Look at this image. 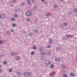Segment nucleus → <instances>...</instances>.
Instances as JSON below:
<instances>
[{
  "mask_svg": "<svg viewBox=\"0 0 77 77\" xmlns=\"http://www.w3.org/2000/svg\"><path fill=\"white\" fill-rule=\"evenodd\" d=\"M16 2V0H12L13 3H14V2Z\"/></svg>",
  "mask_w": 77,
  "mask_h": 77,
  "instance_id": "nucleus-44",
  "label": "nucleus"
},
{
  "mask_svg": "<svg viewBox=\"0 0 77 77\" xmlns=\"http://www.w3.org/2000/svg\"><path fill=\"white\" fill-rule=\"evenodd\" d=\"M15 59L17 60H20V57L19 56H17L15 57Z\"/></svg>",
  "mask_w": 77,
  "mask_h": 77,
  "instance_id": "nucleus-12",
  "label": "nucleus"
},
{
  "mask_svg": "<svg viewBox=\"0 0 77 77\" xmlns=\"http://www.w3.org/2000/svg\"><path fill=\"white\" fill-rule=\"evenodd\" d=\"M4 42L3 41L0 40V45H2L3 44Z\"/></svg>",
  "mask_w": 77,
  "mask_h": 77,
  "instance_id": "nucleus-25",
  "label": "nucleus"
},
{
  "mask_svg": "<svg viewBox=\"0 0 77 77\" xmlns=\"http://www.w3.org/2000/svg\"><path fill=\"white\" fill-rule=\"evenodd\" d=\"M17 11L18 10L17 9H16L14 10V12H17Z\"/></svg>",
  "mask_w": 77,
  "mask_h": 77,
  "instance_id": "nucleus-45",
  "label": "nucleus"
},
{
  "mask_svg": "<svg viewBox=\"0 0 77 77\" xmlns=\"http://www.w3.org/2000/svg\"><path fill=\"white\" fill-rule=\"evenodd\" d=\"M27 2L29 6H32V3L31 2L30 0H27Z\"/></svg>",
  "mask_w": 77,
  "mask_h": 77,
  "instance_id": "nucleus-7",
  "label": "nucleus"
},
{
  "mask_svg": "<svg viewBox=\"0 0 77 77\" xmlns=\"http://www.w3.org/2000/svg\"><path fill=\"white\" fill-rule=\"evenodd\" d=\"M47 3V2H45V3Z\"/></svg>",
  "mask_w": 77,
  "mask_h": 77,
  "instance_id": "nucleus-59",
  "label": "nucleus"
},
{
  "mask_svg": "<svg viewBox=\"0 0 77 77\" xmlns=\"http://www.w3.org/2000/svg\"><path fill=\"white\" fill-rule=\"evenodd\" d=\"M66 38L67 39H69V38H72V35H66Z\"/></svg>",
  "mask_w": 77,
  "mask_h": 77,
  "instance_id": "nucleus-6",
  "label": "nucleus"
},
{
  "mask_svg": "<svg viewBox=\"0 0 77 77\" xmlns=\"http://www.w3.org/2000/svg\"><path fill=\"white\" fill-rule=\"evenodd\" d=\"M54 60L56 62H60L61 60L60 58H58L55 59Z\"/></svg>",
  "mask_w": 77,
  "mask_h": 77,
  "instance_id": "nucleus-5",
  "label": "nucleus"
},
{
  "mask_svg": "<svg viewBox=\"0 0 77 77\" xmlns=\"http://www.w3.org/2000/svg\"><path fill=\"white\" fill-rule=\"evenodd\" d=\"M3 63L4 65H6V64H7V63L6 62V61H4L3 62Z\"/></svg>",
  "mask_w": 77,
  "mask_h": 77,
  "instance_id": "nucleus-37",
  "label": "nucleus"
},
{
  "mask_svg": "<svg viewBox=\"0 0 77 77\" xmlns=\"http://www.w3.org/2000/svg\"><path fill=\"white\" fill-rule=\"evenodd\" d=\"M2 72V70L0 69V72Z\"/></svg>",
  "mask_w": 77,
  "mask_h": 77,
  "instance_id": "nucleus-52",
  "label": "nucleus"
},
{
  "mask_svg": "<svg viewBox=\"0 0 77 77\" xmlns=\"http://www.w3.org/2000/svg\"><path fill=\"white\" fill-rule=\"evenodd\" d=\"M6 35H10L11 34V32L8 31H7L6 32Z\"/></svg>",
  "mask_w": 77,
  "mask_h": 77,
  "instance_id": "nucleus-18",
  "label": "nucleus"
},
{
  "mask_svg": "<svg viewBox=\"0 0 77 77\" xmlns=\"http://www.w3.org/2000/svg\"><path fill=\"white\" fill-rule=\"evenodd\" d=\"M11 6H14V5H11Z\"/></svg>",
  "mask_w": 77,
  "mask_h": 77,
  "instance_id": "nucleus-54",
  "label": "nucleus"
},
{
  "mask_svg": "<svg viewBox=\"0 0 77 77\" xmlns=\"http://www.w3.org/2000/svg\"><path fill=\"white\" fill-rule=\"evenodd\" d=\"M50 53H51V52H49L47 53L48 56H50Z\"/></svg>",
  "mask_w": 77,
  "mask_h": 77,
  "instance_id": "nucleus-36",
  "label": "nucleus"
},
{
  "mask_svg": "<svg viewBox=\"0 0 77 77\" xmlns=\"http://www.w3.org/2000/svg\"><path fill=\"white\" fill-rule=\"evenodd\" d=\"M0 77H1V76H0Z\"/></svg>",
  "mask_w": 77,
  "mask_h": 77,
  "instance_id": "nucleus-60",
  "label": "nucleus"
},
{
  "mask_svg": "<svg viewBox=\"0 0 77 77\" xmlns=\"http://www.w3.org/2000/svg\"><path fill=\"white\" fill-rule=\"evenodd\" d=\"M5 17V14H1L0 15V18L1 19H3Z\"/></svg>",
  "mask_w": 77,
  "mask_h": 77,
  "instance_id": "nucleus-4",
  "label": "nucleus"
},
{
  "mask_svg": "<svg viewBox=\"0 0 77 77\" xmlns=\"http://www.w3.org/2000/svg\"><path fill=\"white\" fill-rule=\"evenodd\" d=\"M29 37L32 36L33 35V32H30L29 33Z\"/></svg>",
  "mask_w": 77,
  "mask_h": 77,
  "instance_id": "nucleus-10",
  "label": "nucleus"
},
{
  "mask_svg": "<svg viewBox=\"0 0 77 77\" xmlns=\"http://www.w3.org/2000/svg\"><path fill=\"white\" fill-rule=\"evenodd\" d=\"M63 77H67V75L66 74H64L63 75Z\"/></svg>",
  "mask_w": 77,
  "mask_h": 77,
  "instance_id": "nucleus-32",
  "label": "nucleus"
},
{
  "mask_svg": "<svg viewBox=\"0 0 77 77\" xmlns=\"http://www.w3.org/2000/svg\"><path fill=\"white\" fill-rule=\"evenodd\" d=\"M38 51H43V50L42 49H39L38 50Z\"/></svg>",
  "mask_w": 77,
  "mask_h": 77,
  "instance_id": "nucleus-40",
  "label": "nucleus"
},
{
  "mask_svg": "<svg viewBox=\"0 0 77 77\" xmlns=\"http://www.w3.org/2000/svg\"><path fill=\"white\" fill-rule=\"evenodd\" d=\"M2 66L1 65H0V69H2Z\"/></svg>",
  "mask_w": 77,
  "mask_h": 77,
  "instance_id": "nucleus-51",
  "label": "nucleus"
},
{
  "mask_svg": "<svg viewBox=\"0 0 77 77\" xmlns=\"http://www.w3.org/2000/svg\"><path fill=\"white\" fill-rule=\"evenodd\" d=\"M64 0H60V1H61V2H63Z\"/></svg>",
  "mask_w": 77,
  "mask_h": 77,
  "instance_id": "nucleus-56",
  "label": "nucleus"
},
{
  "mask_svg": "<svg viewBox=\"0 0 77 77\" xmlns=\"http://www.w3.org/2000/svg\"><path fill=\"white\" fill-rule=\"evenodd\" d=\"M16 74H19V75H20V72L17 71L16 72Z\"/></svg>",
  "mask_w": 77,
  "mask_h": 77,
  "instance_id": "nucleus-39",
  "label": "nucleus"
},
{
  "mask_svg": "<svg viewBox=\"0 0 77 77\" xmlns=\"http://www.w3.org/2000/svg\"><path fill=\"white\" fill-rule=\"evenodd\" d=\"M41 48L42 49H43V48Z\"/></svg>",
  "mask_w": 77,
  "mask_h": 77,
  "instance_id": "nucleus-58",
  "label": "nucleus"
},
{
  "mask_svg": "<svg viewBox=\"0 0 77 77\" xmlns=\"http://www.w3.org/2000/svg\"><path fill=\"white\" fill-rule=\"evenodd\" d=\"M35 21H37L38 20V19H35Z\"/></svg>",
  "mask_w": 77,
  "mask_h": 77,
  "instance_id": "nucleus-50",
  "label": "nucleus"
},
{
  "mask_svg": "<svg viewBox=\"0 0 77 77\" xmlns=\"http://www.w3.org/2000/svg\"><path fill=\"white\" fill-rule=\"evenodd\" d=\"M47 48H51V46L50 45H48L47 47Z\"/></svg>",
  "mask_w": 77,
  "mask_h": 77,
  "instance_id": "nucleus-24",
  "label": "nucleus"
},
{
  "mask_svg": "<svg viewBox=\"0 0 77 77\" xmlns=\"http://www.w3.org/2000/svg\"><path fill=\"white\" fill-rule=\"evenodd\" d=\"M26 21L27 22H30V20H31V19L30 18H27L26 19Z\"/></svg>",
  "mask_w": 77,
  "mask_h": 77,
  "instance_id": "nucleus-11",
  "label": "nucleus"
},
{
  "mask_svg": "<svg viewBox=\"0 0 77 77\" xmlns=\"http://www.w3.org/2000/svg\"><path fill=\"white\" fill-rule=\"evenodd\" d=\"M60 47H57L56 48V50L58 51V50H60Z\"/></svg>",
  "mask_w": 77,
  "mask_h": 77,
  "instance_id": "nucleus-14",
  "label": "nucleus"
},
{
  "mask_svg": "<svg viewBox=\"0 0 77 77\" xmlns=\"http://www.w3.org/2000/svg\"><path fill=\"white\" fill-rule=\"evenodd\" d=\"M32 2H35V0H31Z\"/></svg>",
  "mask_w": 77,
  "mask_h": 77,
  "instance_id": "nucleus-46",
  "label": "nucleus"
},
{
  "mask_svg": "<svg viewBox=\"0 0 77 77\" xmlns=\"http://www.w3.org/2000/svg\"><path fill=\"white\" fill-rule=\"evenodd\" d=\"M24 33H26V31H23Z\"/></svg>",
  "mask_w": 77,
  "mask_h": 77,
  "instance_id": "nucleus-48",
  "label": "nucleus"
},
{
  "mask_svg": "<svg viewBox=\"0 0 77 77\" xmlns=\"http://www.w3.org/2000/svg\"><path fill=\"white\" fill-rule=\"evenodd\" d=\"M51 14L50 13H48L46 15V17H50V16H51Z\"/></svg>",
  "mask_w": 77,
  "mask_h": 77,
  "instance_id": "nucleus-16",
  "label": "nucleus"
},
{
  "mask_svg": "<svg viewBox=\"0 0 77 77\" xmlns=\"http://www.w3.org/2000/svg\"><path fill=\"white\" fill-rule=\"evenodd\" d=\"M34 51H32L31 53V55H33V54H34Z\"/></svg>",
  "mask_w": 77,
  "mask_h": 77,
  "instance_id": "nucleus-38",
  "label": "nucleus"
},
{
  "mask_svg": "<svg viewBox=\"0 0 77 77\" xmlns=\"http://www.w3.org/2000/svg\"><path fill=\"white\" fill-rule=\"evenodd\" d=\"M54 67V64H52L50 66V68H53Z\"/></svg>",
  "mask_w": 77,
  "mask_h": 77,
  "instance_id": "nucleus-26",
  "label": "nucleus"
},
{
  "mask_svg": "<svg viewBox=\"0 0 77 77\" xmlns=\"http://www.w3.org/2000/svg\"><path fill=\"white\" fill-rule=\"evenodd\" d=\"M14 18H16L18 17V15L17 14H15L14 15Z\"/></svg>",
  "mask_w": 77,
  "mask_h": 77,
  "instance_id": "nucleus-19",
  "label": "nucleus"
},
{
  "mask_svg": "<svg viewBox=\"0 0 77 77\" xmlns=\"http://www.w3.org/2000/svg\"><path fill=\"white\" fill-rule=\"evenodd\" d=\"M21 5H22V6H24V5H25V4H24V3H21Z\"/></svg>",
  "mask_w": 77,
  "mask_h": 77,
  "instance_id": "nucleus-42",
  "label": "nucleus"
},
{
  "mask_svg": "<svg viewBox=\"0 0 77 77\" xmlns=\"http://www.w3.org/2000/svg\"><path fill=\"white\" fill-rule=\"evenodd\" d=\"M63 25H64V26H67L68 24L66 23H63Z\"/></svg>",
  "mask_w": 77,
  "mask_h": 77,
  "instance_id": "nucleus-29",
  "label": "nucleus"
},
{
  "mask_svg": "<svg viewBox=\"0 0 77 77\" xmlns=\"http://www.w3.org/2000/svg\"><path fill=\"white\" fill-rule=\"evenodd\" d=\"M10 20H11V21H14V20H15V18L14 17L11 18Z\"/></svg>",
  "mask_w": 77,
  "mask_h": 77,
  "instance_id": "nucleus-17",
  "label": "nucleus"
},
{
  "mask_svg": "<svg viewBox=\"0 0 77 77\" xmlns=\"http://www.w3.org/2000/svg\"><path fill=\"white\" fill-rule=\"evenodd\" d=\"M74 12L77 13V8H75L74 9Z\"/></svg>",
  "mask_w": 77,
  "mask_h": 77,
  "instance_id": "nucleus-34",
  "label": "nucleus"
},
{
  "mask_svg": "<svg viewBox=\"0 0 77 77\" xmlns=\"http://www.w3.org/2000/svg\"><path fill=\"white\" fill-rule=\"evenodd\" d=\"M12 69H10L9 70V72H12Z\"/></svg>",
  "mask_w": 77,
  "mask_h": 77,
  "instance_id": "nucleus-31",
  "label": "nucleus"
},
{
  "mask_svg": "<svg viewBox=\"0 0 77 77\" xmlns=\"http://www.w3.org/2000/svg\"><path fill=\"white\" fill-rule=\"evenodd\" d=\"M60 26H61V29H63V25L62 24H60Z\"/></svg>",
  "mask_w": 77,
  "mask_h": 77,
  "instance_id": "nucleus-35",
  "label": "nucleus"
},
{
  "mask_svg": "<svg viewBox=\"0 0 77 77\" xmlns=\"http://www.w3.org/2000/svg\"><path fill=\"white\" fill-rule=\"evenodd\" d=\"M12 26L13 27H15V26H16V24L15 23H13L12 24Z\"/></svg>",
  "mask_w": 77,
  "mask_h": 77,
  "instance_id": "nucleus-30",
  "label": "nucleus"
},
{
  "mask_svg": "<svg viewBox=\"0 0 77 77\" xmlns=\"http://www.w3.org/2000/svg\"><path fill=\"white\" fill-rule=\"evenodd\" d=\"M42 2H45V0H42Z\"/></svg>",
  "mask_w": 77,
  "mask_h": 77,
  "instance_id": "nucleus-49",
  "label": "nucleus"
},
{
  "mask_svg": "<svg viewBox=\"0 0 77 77\" xmlns=\"http://www.w3.org/2000/svg\"><path fill=\"white\" fill-rule=\"evenodd\" d=\"M75 75V74H74V73L73 72H71L70 73V75H71V76H72V77H73V76H74Z\"/></svg>",
  "mask_w": 77,
  "mask_h": 77,
  "instance_id": "nucleus-15",
  "label": "nucleus"
},
{
  "mask_svg": "<svg viewBox=\"0 0 77 77\" xmlns=\"http://www.w3.org/2000/svg\"><path fill=\"white\" fill-rule=\"evenodd\" d=\"M37 9V6H34L33 8H32V10L33 11H35V10H36V9Z\"/></svg>",
  "mask_w": 77,
  "mask_h": 77,
  "instance_id": "nucleus-8",
  "label": "nucleus"
},
{
  "mask_svg": "<svg viewBox=\"0 0 77 77\" xmlns=\"http://www.w3.org/2000/svg\"><path fill=\"white\" fill-rule=\"evenodd\" d=\"M47 59V58L46 57H44L43 58V59L45 60H46Z\"/></svg>",
  "mask_w": 77,
  "mask_h": 77,
  "instance_id": "nucleus-41",
  "label": "nucleus"
},
{
  "mask_svg": "<svg viewBox=\"0 0 77 77\" xmlns=\"http://www.w3.org/2000/svg\"><path fill=\"white\" fill-rule=\"evenodd\" d=\"M3 55H1V57H3Z\"/></svg>",
  "mask_w": 77,
  "mask_h": 77,
  "instance_id": "nucleus-55",
  "label": "nucleus"
},
{
  "mask_svg": "<svg viewBox=\"0 0 77 77\" xmlns=\"http://www.w3.org/2000/svg\"><path fill=\"white\" fill-rule=\"evenodd\" d=\"M49 42H52V38H50L49 39Z\"/></svg>",
  "mask_w": 77,
  "mask_h": 77,
  "instance_id": "nucleus-22",
  "label": "nucleus"
},
{
  "mask_svg": "<svg viewBox=\"0 0 77 77\" xmlns=\"http://www.w3.org/2000/svg\"><path fill=\"white\" fill-rule=\"evenodd\" d=\"M62 39L63 40H66L67 39V38H66V35L63 36V37L62 38Z\"/></svg>",
  "mask_w": 77,
  "mask_h": 77,
  "instance_id": "nucleus-9",
  "label": "nucleus"
},
{
  "mask_svg": "<svg viewBox=\"0 0 77 77\" xmlns=\"http://www.w3.org/2000/svg\"><path fill=\"white\" fill-rule=\"evenodd\" d=\"M58 5H54V7H53V8H54L55 9L56 8H58Z\"/></svg>",
  "mask_w": 77,
  "mask_h": 77,
  "instance_id": "nucleus-21",
  "label": "nucleus"
},
{
  "mask_svg": "<svg viewBox=\"0 0 77 77\" xmlns=\"http://www.w3.org/2000/svg\"><path fill=\"white\" fill-rule=\"evenodd\" d=\"M45 52H43L42 53V55H45Z\"/></svg>",
  "mask_w": 77,
  "mask_h": 77,
  "instance_id": "nucleus-43",
  "label": "nucleus"
},
{
  "mask_svg": "<svg viewBox=\"0 0 77 77\" xmlns=\"http://www.w3.org/2000/svg\"><path fill=\"white\" fill-rule=\"evenodd\" d=\"M11 31L12 32H14V31H13V30H11Z\"/></svg>",
  "mask_w": 77,
  "mask_h": 77,
  "instance_id": "nucleus-53",
  "label": "nucleus"
},
{
  "mask_svg": "<svg viewBox=\"0 0 77 77\" xmlns=\"http://www.w3.org/2000/svg\"><path fill=\"white\" fill-rule=\"evenodd\" d=\"M23 75L25 77H29L30 75V73L28 72H26L23 74Z\"/></svg>",
  "mask_w": 77,
  "mask_h": 77,
  "instance_id": "nucleus-1",
  "label": "nucleus"
},
{
  "mask_svg": "<svg viewBox=\"0 0 77 77\" xmlns=\"http://www.w3.org/2000/svg\"><path fill=\"white\" fill-rule=\"evenodd\" d=\"M17 54V53H15V52H12L11 53V56H14Z\"/></svg>",
  "mask_w": 77,
  "mask_h": 77,
  "instance_id": "nucleus-13",
  "label": "nucleus"
},
{
  "mask_svg": "<svg viewBox=\"0 0 77 77\" xmlns=\"http://www.w3.org/2000/svg\"><path fill=\"white\" fill-rule=\"evenodd\" d=\"M72 14V12H69L68 13V15H71Z\"/></svg>",
  "mask_w": 77,
  "mask_h": 77,
  "instance_id": "nucleus-27",
  "label": "nucleus"
},
{
  "mask_svg": "<svg viewBox=\"0 0 77 77\" xmlns=\"http://www.w3.org/2000/svg\"><path fill=\"white\" fill-rule=\"evenodd\" d=\"M54 75H55V74H54L53 76H54Z\"/></svg>",
  "mask_w": 77,
  "mask_h": 77,
  "instance_id": "nucleus-57",
  "label": "nucleus"
},
{
  "mask_svg": "<svg viewBox=\"0 0 77 77\" xmlns=\"http://www.w3.org/2000/svg\"><path fill=\"white\" fill-rule=\"evenodd\" d=\"M38 29H35L34 30V32L35 33H38Z\"/></svg>",
  "mask_w": 77,
  "mask_h": 77,
  "instance_id": "nucleus-23",
  "label": "nucleus"
},
{
  "mask_svg": "<svg viewBox=\"0 0 77 77\" xmlns=\"http://www.w3.org/2000/svg\"><path fill=\"white\" fill-rule=\"evenodd\" d=\"M61 72H62L63 74H65V73H66V71L65 70H63Z\"/></svg>",
  "mask_w": 77,
  "mask_h": 77,
  "instance_id": "nucleus-20",
  "label": "nucleus"
},
{
  "mask_svg": "<svg viewBox=\"0 0 77 77\" xmlns=\"http://www.w3.org/2000/svg\"><path fill=\"white\" fill-rule=\"evenodd\" d=\"M61 67L62 68H65L66 67V66L65 64H63L61 66Z\"/></svg>",
  "mask_w": 77,
  "mask_h": 77,
  "instance_id": "nucleus-28",
  "label": "nucleus"
},
{
  "mask_svg": "<svg viewBox=\"0 0 77 77\" xmlns=\"http://www.w3.org/2000/svg\"><path fill=\"white\" fill-rule=\"evenodd\" d=\"M76 60H77V55L75 56Z\"/></svg>",
  "mask_w": 77,
  "mask_h": 77,
  "instance_id": "nucleus-47",
  "label": "nucleus"
},
{
  "mask_svg": "<svg viewBox=\"0 0 77 77\" xmlns=\"http://www.w3.org/2000/svg\"><path fill=\"white\" fill-rule=\"evenodd\" d=\"M33 48L34 50H36V47L35 46H34L33 47Z\"/></svg>",
  "mask_w": 77,
  "mask_h": 77,
  "instance_id": "nucleus-33",
  "label": "nucleus"
},
{
  "mask_svg": "<svg viewBox=\"0 0 77 77\" xmlns=\"http://www.w3.org/2000/svg\"><path fill=\"white\" fill-rule=\"evenodd\" d=\"M25 15L27 17H29V16H30L32 15V12L30 11L26 12L25 13Z\"/></svg>",
  "mask_w": 77,
  "mask_h": 77,
  "instance_id": "nucleus-2",
  "label": "nucleus"
},
{
  "mask_svg": "<svg viewBox=\"0 0 77 77\" xmlns=\"http://www.w3.org/2000/svg\"><path fill=\"white\" fill-rule=\"evenodd\" d=\"M50 63H51L50 61L49 60H48L46 61L45 63L46 65H49Z\"/></svg>",
  "mask_w": 77,
  "mask_h": 77,
  "instance_id": "nucleus-3",
  "label": "nucleus"
}]
</instances>
